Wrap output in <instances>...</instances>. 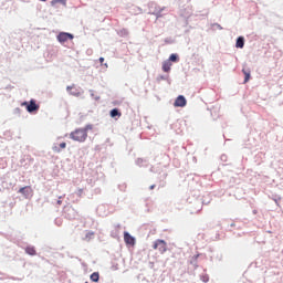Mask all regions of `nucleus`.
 <instances>
[{"label":"nucleus","mask_w":283,"mask_h":283,"mask_svg":"<svg viewBox=\"0 0 283 283\" xmlns=\"http://www.w3.org/2000/svg\"><path fill=\"white\" fill-rule=\"evenodd\" d=\"M202 281H203L205 283L209 282V276H203Z\"/></svg>","instance_id":"18"},{"label":"nucleus","mask_w":283,"mask_h":283,"mask_svg":"<svg viewBox=\"0 0 283 283\" xmlns=\"http://www.w3.org/2000/svg\"><path fill=\"white\" fill-rule=\"evenodd\" d=\"M153 249L159 250L161 254H164L167 251V242L165 240H156L155 243H153Z\"/></svg>","instance_id":"4"},{"label":"nucleus","mask_w":283,"mask_h":283,"mask_svg":"<svg viewBox=\"0 0 283 283\" xmlns=\"http://www.w3.org/2000/svg\"><path fill=\"white\" fill-rule=\"evenodd\" d=\"M74 40V35L72 33L69 32H60L57 34V42L60 43H66L67 41H73Z\"/></svg>","instance_id":"3"},{"label":"nucleus","mask_w":283,"mask_h":283,"mask_svg":"<svg viewBox=\"0 0 283 283\" xmlns=\"http://www.w3.org/2000/svg\"><path fill=\"white\" fill-rule=\"evenodd\" d=\"M62 203H63L62 200H59V201H57V205H59V206H61Z\"/></svg>","instance_id":"22"},{"label":"nucleus","mask_w":283,"mask_h":283,"mask_svg":"<svg viewBox=\"0 0 283 283\" xmlns=\"http://www.w3.org/2000/svg\"><path fill=\"white\" fill-rule=\"evenodd\" d=\"M66 146H67V144H66V143H62V144H60V148H61V149H65V148H66Z\"/></svg>","instance_id":"17"},{"label":"nucleus","mask_w":283,"mask_h":283,"mask_svg":"<svg viewBox=\"0 0 283 283\" xmlns=\"http://www.w3.org/2000/svg\"><path fill=\"white\" fill-rule=\"evenodd\" d=\"M22 106L27 107L28 112L32 114L33 112H38L40 106L35 103V99H31L29 102H22Z\"/></svg>","instance_id":"2"},{"label":"nucleus","mask_w":283,"mask_h":283,"mask_svg":"<svg viewBox=\"0 0 283 283\" xmlns=\"http://www.w3.org/2000/svg\"><path fill=\"white\" fill-rule=\"evenodd\" d=\"M18 192L22 193L24 198L29 199L30 197L33 196V189L31 186H24L18 190Z\"/></svg>","instance_id":"6"},{"label":"nucleus","mask_w":283,"mask_h":283,"mask_svg":"<svg viewBox=\"0 0 283 283\" xmlns=\"http://www.w3.org/2000/svg\"><path fill=\"white\" fill-rule=\"evenodd\" d=\"M91 280H92L93 282L97 283V282L99 281V274H98V272H93V273L91 274Z\"/></svg>","instance_id":"12"},{"label":"nucleus","mask_w":283,"mask_h":283,"mask_svg":"<svg viewBox=\"0 0 283 283\" xmlns=\"http://www.w3.org/2000/svg\"><path fill=\"white\" fill-rule=\"evenodd\" d=\"M73 90V86H66V91L70 92Z\"/></svg>","instance_id":"19"},{"label":"nucleus","mask_w":283,"mask_h":283,"mask_svg":"<svg viewBox=\"0 0 283 283\" xmlns=\"http://www.w3.org/2000/svg\"><path fill=\"white\" fill-rule=\"evenodd\" d=\"M94 234L95 233L93 231L86 232V237L84 238V240L91 241L94 238Z\"/></svg>","instance_id":"15"},{"label":"nucleus","mask_w":283,"mask_h":283,"mask_svg":"<svg viewBox=\"0 0 283 283\" xmlns=\"http://www.w3.org/2000/svg\"><path fill=\"white\" fill-rule=\"evenodd\" d=\"M124 242L125 244H128L129 247H135L136 239L127 231L124 232Z\"/></svg>","instance_id":"7"},{"label":"nucleus","mask_w":283,"mask_h":283,"mask_svg":"<svg viewBox=\"0 0 283 283\" xmlns=\"http://www.w3.org/2000/svg\"><path fill=\"white\" fill-rule=\"evenodd\" d=\"M99 62L103 64V63H104V57H101V59H99Z\"/></svg>","instance_id":"21"},{"label":"nucleus","mask_w":283,"mask_h":283,"mask_svg":"<svg viewBox=\"0 0 283 283\" xmlns=\"http://www.w3.org/2000/svg\"><path fill=\"white\" fill-rule=\"evenodd\" d=\"M78 192L82 193V192H83V189H80Z\"/></svg>","instance_id":"24"},{"label":"nucleus","mask_w":283,"mask_h":283,"mask_svg":"<svg viewBox=\"0 0 283 283\" xmlns=\"http://www.w3.org/2000/svg\"><path fill=\"white\" fill-rule=\"evenodd\" d=\"M168 61L169 62H178L179 61L178 55L177 54H171Z\"/></svg>","instance_id":"16"},{"label":"nucleus","mask_w":283,"mask_h":283,"mask_svg":"<svg viewBox=\"0 0 283 283\" xmlns=\"http://www.w3.org/2000/svg\"><path fill=\"white\" fill-rule=\"evenodd\" d=\"M155 187H156L155 185L149 186V189L153 190V189H155Z\"/></svg>","instance_id":"20"},{"label":"nucleus","mask_w":283,"mask_h":283,"mask_svg":"<svg viewBox=\"0 0 283 283\" xmlns=\"http://www.w3.org/2000/svg\"><path fill=\"white\" fill-rule=\"evenodd\" d=\"M187 106V98L184 95H179L174 103V107L176 108H184Z\"/></svg>","instance_id":"5"},{"label":"nucleus","mask_w":283,"mask_h":283,"mask_svg":"<svg viewBox=\"0 0 283 283\" xmlns=\"http://www.w3.org/2000/svg\"><path fill=\"white\" fill-rule=\"evenodd\" d=\"M92 129H93L92 125H86L84 128H78V129L73 130L70 134V138L77 143H85L88 137L87 132L92 130Z\"/></svg>","instance_id":"1"},{"label":"nucleus","mask_w":283,"mask_h":283,"mask_svg":"<svg viewBox=\"0 0 283 283\" xmlns=\"http://www.w3.org/2000/svg\"><path fill=\"white\" fill-rule=\"evenodd\" d=\"M242 72L244 74V83H248V81L250 80V71L243 69Z\"/></svg>","instance_id":"14"},{"label":"nucleus","mask_w":283,"mask_h":283,"mask_svg":"<svg viewBox=\"0 0 283 283\" xmlns=\"http://www.w3.org/2000/svg\"><path fill=\"white\" fill-rule=\"evenodd\" d=\"M171 63L169 61H165L164 64H163V70L164 72L168 73L171 69Z\"/></svg>","instance_id":"9"},{"label":"nucleus","mask_w":283,"mask_h":283,"mask_svg":"<svg viewBox=\"0 0 283 283\" xmlns=\"http://www.w3.org/2000/svg\"><path fill=\"white\" fill-rule=\"evenodd\" d=\"M54 150H55V151H57V153L60 151V149H59V148H54Z\"/></svg>","instance_id":"23"},{"label":"nucleus","mask_w":283,"mask_h":283,"mask_svg":"<svg viewBox=\"0 0 283 283\" xmlns=\"http://www.w3.org/2000/svg\"><path fill=\"white\" fill-rule=\"evenodd\" d=\"M116 116L120 118L123 116V113H120V111H118L117 108H114L111 111V117L116 118Z\"/></svg>","instance_id":"8"},{"label":"nucleus","mask_w":283,"mask_h":283,"mask_svg":"<svg viewBox=\"0 0 283 283\" xmlns=\"http://www.w3.org/2000/svg\"><path fill=\"white\" fill-rule=\"evenodd\" d=\"M63 4V6H66V0H52L51 1V4L52 6H56V4Z\"/></svg>","instance_id":"13"},{"label":"nucleus","mask_w":283,"mask_h":283,"mask_svg":"<svg viewBox=\"0 0 283 283\" xmlns=\"http://www.w3.org/2000/svg\"><path fill=\"white\" fill-rule=\"evenodd\" d=\"M235 48H240V49L244 48V39H243V36H239L238 38Z\"/></svg>","instance_id":"10"},{"label":"nucleus","mask_w":283,"mask_h":283,"mask_svg":"<svg viewBox=\"0 0 283 283\" xmlns=\"http://www.w3.org/2000/svg\"><path fill=\"white\" fill-rule=\"evenodd\" d=\"M24 252H27L30 255H35L36 251L34 249V247H28L27 249H24Z\"/></svg>","instance_id":"11"}]
</instances>
